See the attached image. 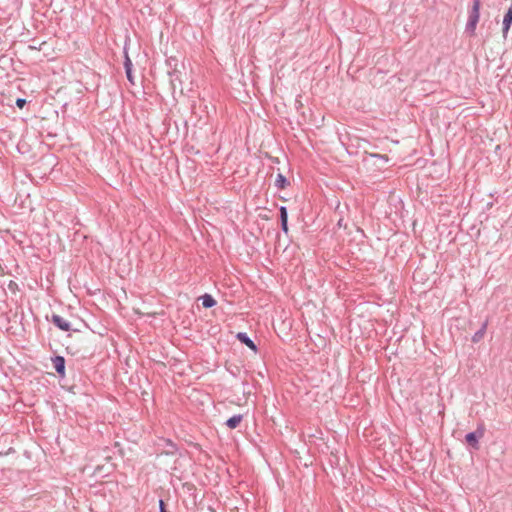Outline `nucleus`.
Returning <instances> with one entry per match:
<instances>
[{
	"instance_id": "1",
	"label": "nucleus",
	"mask_w": 512,
	"mask_h": 512,
	"mask_svg": "<svg viewBox=\"0 0 512 512\" xmlns=\"http://www.w3.org/2000/svg\"><path fill=\"white\" fill-rule=\"evenodd\" d=\"M480 5L481 0H473L472 8L469 12L468 21L466 23V32L470 35H474L477 23L480 18Z\"/></svg>"
},
{
	"instance_id": "2",
	"label": "nucleus",
	"mask_w": 512,
	"mask_h": 512,
	"mask_svg": "<svg viewBox=\"0 0 512 512\" xmlns=\"http://www.w3.org/2000/svg\"><path fill=\"white\" fill-rule=\"evenodd\" d=\"M484 436V428L481 426L476 431L469 432L465 436L466 442L474 449L479 448V439Z\"/></svg>"
},
{
	"instance_id": "3",
	"label": "nucleus",
	"mask_w": 512,
	"mask_h": 512,
	"mask_svg": "<svg viewBox=\"0 0 512 512\" xmlns=\"http://www.w3.org/2000/svg\"><path fill=\"white\" fill-rule=\"evenodd\" d=\"M50 321L62 331H69L71 329L70 323L58 314H53Z\"/></svg>"
},
{
	"instance_id": "4",
	"label": "nucleus",
	"mask_w": 512,
	"mask_h": 512,
	"mask_svg": "<svg viewBox=\"0 0 512 512\" xmlns=\"http://www.w3.org/2000/svg\"><path fill=\"white\" fill-rule=\"evenodd\" d=\"M53 366L55 371L60 377L65 376V358L63 356L57 355L52 359Z\"/></svg>"
},
{
	"instance_id": "5",
	"label": "nucleus",
	"mask_w": 512,
	"mask_h": 512,
	"mask_svg": "<svg viewBox=\"0 0 512 512\" xmlns=\"http://www.w3.org/2000/svg\"><path fill=\"white\" fill-rule=\"evenodd\" d=\"M236 338L244 345H246L247 347H249L251 350H253L254 352H257V346L256 344L253 342V340L247 335V333L245 332H239L237 333L236 335Z\"/></svg>"
},
{
	"instance_id": "6",
	"label": "nucleus",
	"mask_w": 512,
	"mask_h": 512,
	"mask_svg": "<svg viewBox=\"0 0 512 512\" xmlns=\"http://www.w3.org/2000/svg\"><path fill=\"white\" fill-rule=\"evenodd\" d=\"M279 216L281 222V230L287 234L288 233V212L285 206H281L279 208Z\"/></svg>"
},
{
	"instance_id": "7",
	"label": "nucleus",
	"mask_w": 512,
	"mask_h": 512,
	"mask_svg": "<svg viewBox=\"0 0 512 512\" xmlns=\"http://www.w3.org/2000/svg\"><path fill=\"white\" fill-rule=\"evenodd\" d=\"M512 25V5L509 6L502 22L503 34L506 35Z\"/></svg>"
},
{
	"instance_id": "8",
	"label": "nucleus",
	"mask_w": 512,
	"mask_h": 512,
	"mask_svg": "<svg viewBox=\"0 0 512 512\" xmlns=\"http://www.w3.org/2000/svg\"><path fill=\"white\" fill-rule=\"evenodd\" d=\"M242 419L243 416L241 414L233 415L232 417L227 419L226 426L230 429H235L239 426Z\"/></svg>"
},
{
	"instance_id": "9",
	"label": "nucleus",
	"mask_w": 512,
	"mask_h": 512,
	"mask_svg": "<svg viewBox=\"0 0 512 512\" xmlns=\"http://www.w3.org/2000/svg\"><path fill=\"white\" fill-rule=\"evenodd\" d=\"M488 321H485L479 330H477L472 336V342L478 343L485 335L487 329Z\"/></svg>"
},
{
	"instance_id": "10",
	"label": "nucleus",
	"mask_w": 512,
	"mask_h": 512,
	"mask_svg": "<svg viewBox=\"0 0 512 512\" xmlns=\"http://www.w3.org/2000/svg\"><path fill=\"white\" fill-rule=\"evenodd\" d=\"M202 306L204 308H212L216 305V300L210 294H204L201 297Z\"/></svg>"
},
{
	"instance_id": "11",
	"label": "nucleus",
	"mask_w": 512,
	"mask_h": 512,
	"mask_svg": "<svg viewBox=\"0 0 512 512\" xmlns=\"http://www.w3.org/2000/svg\"><path fill=\"white\" fill-rule=\"evenodd\" d=\"M288 185L289 181L287 180V178L281 173L277 174V177L275 179V186L278 189H285Z\"/></svg>"
},
{
	"instance_id": "12",
	"label": "nucleus",
	"mask_w": 512,
	"mask_h": 512,
	"mask_svg": "<svg viewBox=\"0 0 512 512\" xmlns=\"http://www.w3.org/2000/svg\"><path fill=\"white\" fill-rule=\"evenodd\" d=\"M123 67L126 75L128 76V39L126 38L123 46Z\"/></svg>"
},
{
	"instance_id": "13",
	"label": "nucleus",
	"mask_w": 512,
	"mask_h": 512,
	"mask_svg": "<svg viewBox=\"0 0 512 512\" xmlns=\"http://www.w3.org/2000/svg\"><path fill=\"white\" fill-rule=\"evenodd\" d=\"M165 442L168 447L166 453L173 454L176 451V445L171 440H165Z\"/></svg>"
},
{
	"instance_id": "14",
	"label": "nucleus",
	"mask_w": 512,
	"mask_h": 512,
	"mask_svg": "<svg viewBox=\"0 0 512 512\" xmlns=\"http://www.w3.org/2000/svg\"><path fill=\"white\" fill-rule=\"evenodd\" d=\"M25 104H26V100H25V99H23V98H18V99L16 100V105H17V107H19V108H21V109L25 106Z\"/></svg>"
},
{
	"instance_id": "15",
	"label": "nucleus",
	"mask_w": 512,
	"mask_h": 512,
	"mask_svg": "<svg viewBox=\"0 0 512 512\" xmlns=\"http://www.w3.org/2000/svg\"><path fill=\"white\" fill-rule=\"evenodd\" d=\"M160 512H166L163 500H159Z\"/></svg>"
},
{
	"instance_id": "16",
	"label": "nucleus",
	"mask_w": 512,
	"mask_h": 512,
	"mask_svg": "<svg viewBox=\"0 0 512 512\" xmlns=\"http://www.w3.org/2000/svg\"><path fill=\"white\" fill-rule=\"evenodd\" d=\"M132 66V63L130 62V67ZM129 81H130V84L133 83V78H132V75L130 74V78H129Z\"/></svg>"
},
{
	"instance_id": "17",
	"label": "nucleus",
	"mask_w": 512,
	"mask_h": 512,
	"mask_svg": "<svg viewBox=\"0 0 512 512\" xmlns=\"http://www.w3.org/2000/svg\"><path fill=\"white\" fill-rule=\"evenodd\" d=\"M14 282L10 281L9 287H13Z\"/></svg>"
},
{
	"instance_id": "18",
	"label": "nucleus",
	"mask_w": 512,
	"mask_h": 512,
	"mask_svg": "<svg viewBox=\"0 0 512 512\" xmlns=\"http://www.w3.org/2000/svg\"><path fill=\"white\" fill-rule=\"evenodd\" d=\"M14 282L10 281L9 287H13Z\"/></svg>"
},
{
	"instance_id": "19",
	"label": "nucleus",
	"mask_w": 512,
	"mask_h": 512,
	"mask_svg": "<svg viewBox=\"0 0 512 512\" xmlns=\"http://www.w3.org/2000/svg\"><path fill=\"white\" fill-rule=\"evenodd\" d=\"M510 5H512V0H511V4Z\"/></svg>"
}]
</instances>
